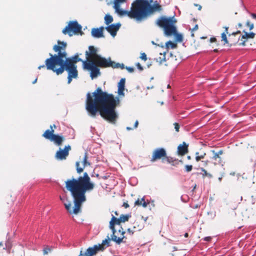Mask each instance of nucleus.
Instances as JSON below:
<instances>
[{
  "mask_svg": "<svg viewBox=\"0 0 256 256\" xmlns=\"http://www.w3.org/2000/svg\"><path fill=\"white\" fill-rule=\"evenodd\" d=\"M123 206L125 208H128V207H129V204L128 203H126V202H124V204H123Z\"/></svg>",
  "mask_w": 256,
  "mask_h": 256,
  "instance_id": "680f3d73",
  "label": "nucleus"
},
{
  "mask_svg": "<svg viewBox=\"0 0 256 256\" xmlns=\"http://www.w3.org/2000/svg\"><path fill=\"white\" fill-rule=\"evenodd\" d=\"M201 170L204 172L202 174L203 176H208L210 178H211L212 176V174L208 173L207 172L204 168H201Z\"/></svg>",
  "mask_w": 256,
  "mask_h": 256,
  "instance_id": "a19ab883",
  "label": "nucleus"
},
{
  "mask_svg": "<svg viewBox=\"0 0 256 256\" xmlns=\"http://www.w3.org/2000/svg\"><path fill=\"white\" fill-rule=\"evenodd\" d=\"M243 32L244 34L241 36L242 40V39L253 38L255 36V34L253 32H248L244 30Z\"/></svg>",
  "mask_w": 256,
  "mask_h": 256,
  "instance_id": "a878e982",
  "label": "nucleus"
},
{
  "mask_svg": "<svg viewBox=\"0 0 256 256\" xmlns=\"http://www.w3.org/2000/svg\"><path fill=\"white\" fill-rule=\"evenodd\" d=\"M100 247L102 246L97 244L94 245L92 247H89L84 253V256H93L95 255L100 250Z\"/></svg>",
  "mask_w": 256,
  "mask_h": 256,
  "instance_id": "f3484780",
  "label": "nucleus"
},
{
  "mask_svg": "<svg viewBox=\"0 0 256 256\" xmlns=\"http://www.w3.org/2000/svg\"><path fill=\"white\" fill-rule=\"evenodd\" d=\"M82 65L84 68L90 70V76L92 79L97 77L100 74V70L96 64L95 62L92 60L83 61Z\"/></svg>",
  "mask_w": 256,
  "mask_h": 256,
  "instance_id": "6e6552de",
  "label": "nucleus"
},
{
  "mask_svg": "<svg viewBox=\"0 0 256 256\" xmlns=\"http://www.w3.org/2000/svg\"><path fill=\"white\" fill-rule=\"evenodd\" d=\"M76 68V66H61L57 68L56 74L57 75H59L62 74L64 70H66L68 72V76H70L74 77V78H76L78 76V72Z\"/></svg>",
  "mask_w": 256,
  "mask_h": 256,
  "instance_id": "1a4fd4ad",
  "label": "nucleus"
},
{
  "mask_svg": "<svg viewBox=\"0 0 256 256\" xmlns=\"http://www.w3.org/2000/svg\"><path fill=\"white\" fill-rule=\"evenodd\" d=\"M130 217V214H121L119 218H116L113 215H112V218L110 221L113 222L116 224L120 225L121 222H124L128 221L129 218Z\"/></svg>",
  "mask_w": 256,
  "mask_h": 256,
  "instance_id": "dca6fc26",
  "label": "nucleus"
},
{
  "mask_svg": "<svg viewBox=\"0 0 256 256\" xmlns=\"http://www.w3.org/2000/svg\"><path fill=\"white\" fill-rule=\"evenodd\" d=\"M176 22L174 16L166 18L162 16L159 18L156 22V24L164 29V34L166 36L173 35L175 37L176 41L182 42V35L178 33L175 23Z\"/></svg>",
  "mask_w": 256,
  "mask_h": 256,
  "instance_id": "7ed1b4c3",
  "label": "nucleus"
},
{
  "mask_svg": "<svg viewBox=\"0 0 256 256\" xmlns=\"http://www.w3.org/2000/svg\"><path fill=\"white\" fill-rule=\"evenodd\" d=\"M185 168H186V172H189L191 171L192 169V165H186Z\"/></svg>",
  "mask_w": 256,
  "mask_h": 256,
  "instance_id": "37998d69",
  "label": "nucleus"
},
{
  "mask_svg": "<svg viewBox=\"0 0 256 256\" xmlns=\"http://www.w3.org/2000/svg\"><path fill=\"white\" fill-rule=\"evenodd\" d=\"M80 163V162H76V172L78 174H80L81 172H82L83 171V170H84V168H81V167L79 166Z\"/></svg>",
  "mask_w": 256,
  "mask_h": 256,
  "instance_id": "e433bc0d",
  "label": "nucleus"
},
{
  "mask_svg": "<svg viewBox=\"0 0 256 256\" xmlns=\"http://www.w3.org/2000/svg\"><path fill=\"white\" fill-rule=\"evenodd\" d=\"M174 128H175L176 130L178 132L179 131V128H180L179 124L177 122H175V123H174Z\"/></svg>",
  "mask_w": 256,
  "mask_h": 256,
  "instance_id": "49530a36",
  "label": "nucleus"
},
{
  "mask_svg": "<svg viewBox=\"0 0 256 256\" xmlns=\"http://www.w3.org/2000/svg\"><path fill=\"white\" fill-rule=\"evenodd\" d=\"M198 29V24H196L194 27V28L192 29V30L194 31V30H196Z\"/></svg>",
  "mask_w": 256,
  "mask_h": 256,
  "instance_id": "69168bd1",
  "label": "nucleus"
},
{
  "mask_svg": "<svg viewBox=\"0 0 256 256\" xmlns=\"http://www.w3.org/2000/svg\"><path fill=\"white\" fill-rule=\"evenodd\" d=\"M126 68L129 72H132L134 71V68L131 66H126Z\"/></svg>",
  "mask_w": 256,
  "mask_h": 256,
  "instance_id": "de8ad7c7",
  "label": "nucleus"
},
{
  "mask_svg": "<svg viewBox=\"0 0 256 256\" xmlns=\"http://www.w3.org/2000/svg\"><path fill=\"white\" fill-rule=\"evenodd\" d=\"M136 66H137V68L138 69H139L140 70H143V67L140 65V64L139 63V62H138L136 64Z\"/></svg>",
  "mask_w": 256,
  "mask_h": 256,
  "instance_id": "09e8293b",
  "label": "nucleus"
},
{
  "mask_svg": "<svg viewBox=\"0 0 256 256\" xmlns=\"http://www.w3.org/2000/svg\"><path fill=\"white\" fill-rule=\"evenodd\" d=\"M142 204V202H140L139 199L137 200L136 202H135V205H141Z\"/></svg>",
  "mask_w": 256,
  "mask_h": 256,
  "instance_id": "603ef678",
  "label": "nucleus"
},
{
  "mask_svg": "<svg viewBox=\"0 0 256 256\" xmlns=\"http://www.w3.org/2000/svg\"><path fill=\"white\" fill-rule=\"evenodd\" d=\"M166 155V152L164 148H157L154 150L150 161L154 162L158 159L162 160Z\"/></svg>",
  "mask_w": 256,
  "mask_h": 256,
  "instance_id": "f8f14e48",
  "label": "nucleus"
},
{
  "mask_svg": "<svg viewBox=\"0 0 256 256\" xmlns=\"http://www.w3.org/2000/svg\"><path fill=\"white\" fill-rule=\"evenodd\" d=\"M170 46L171 48L173 49L176 47V44L172 42L171 40H168L166 43V47L167 49H168Z\"/></svg>",
  "mask_w": 256,
  "mask_h": 256,
  "instance_id": "7c9ffc66",
  "label": "nucleus"
},
{
  "mask_svg": "<svg viewBox=\"0 0 256 256\" xmlns=\"http://www.w3.org/2000/svg\"><path fill=\"white\" fill-rule=\"evenodd\" d=\"M120 26L121 24L120 22H118L116 24H112L106 26L105 29L110 34L112 37H114Z\"/></svg>",
  "mask_w": 256,
  "mask_h": 256,
  "instance_id": "2eb2a0df",
  "label": "nucleus"
},
{
  "mask_svg": "<svg viewBox=\"0 0 256 256\" xmlns=\"http://www.w3.org/2000/svg\"><path fill=\"white\" fill-rule=\"evenodd\" d=\"M114 224L113 222L110 221V228L112 232V234L111 235V240L117 244H120L122 242H125L124 241V240L126 238V236H123L121 237L118 238L116 235L115 234L116 232L115 228H114Z\"/></svg>",
  "mask_w": 256,
  "mask_h": 256,
  "instance_id": "9b49d317",
  "label": "nucleus"
},
{
  "mask_svg": "<svg viewBox=\"0 0 256 256\" xmlns=\"http://www.w3.org/2000/svg\"><path fill=\"white\" fill-rule=\"evenodd\" d=\"M82 162H83V166H84L83 168H84L87 165H88V166L90 165V163L87 161V154H86V152L84 154V156Z\"/></svg>",
  "mask_w": 256,
  "mask_h": 256,
  "instance_id": "c9c22d12",
  "label": "nucleus"
},
{
  "mask_svg": "<svg viewBox=\"0 0 256 256\" xmlns=\"http://www.w3.org/2000/svg\"><path fill=\"white\" fill-rule=\"evenodd\" d=\"M152 2L153 0H136L134 1L142 20L162 10V6L157 0H155L154 2Z\"/></svg>",
  "mask_w": 256,
  "mask_h": 256,
  "instance_id": "20e7f679",
  "label": "nucleus"
},
{
  "mask_svg": "<svg viewBox=\"0 0 256 256\" xmlns=\"http://www.w3.org/2000/svg\"><path fill=\"white\" fill-rule=\"evenodd\" d=\"M89 52L86 51V55L88 57H90L91 55H93V58L94 60L96 59V55H99L98 54H96L97 52V49L94 46H89L88 47Z\"/></svg>",
  "mask_w": 256,
  "mask_h": 256,
  "instance_id": "412c9836",
  "label": "nucleus"
},
{
  "mask_svg": "<svg viewBox=\"0 0 256 256\" xmlns=\"http://www.w3.org/2000/svg\"><path fill=\"white\" fill-rule=\"evenodd\" d=\"M246 40H244L242 42H240V45L242 46H246Z\"/></svg>",
  "mask_w": 256,
  "mask_h": 256,
  "instance_id": "13d9d810",
  "label": "nucleus"
},
{
  "mask_svg": "<svg viewBox=\"0 0 256 256\" xmlns=\"http://www.w3.org/2000/svg\"><path fill=\"white\" fill-rule=\"evenodd\" d=\"M254 24H251L250 25V26H249V30H252V29H253V28H254Z\"/></svg>",
  "mask_w": 256,
  "mask_h": 256,
  "instance_id": "0e129e2a",
  "label": "nucleus"
},
{
  "mask_svg": "<svg viewBox=\"0 0 256 256\" xmlns=\"http://www.w3.org/2000/svg\"><path fill=\"white\" fill-rule=\"evenodd\" d=\"M180 199H181L182 201L183 202H186L188 200V196L186 195L182 196L181 198H180Z\"/></svg>",
  "mask_w": 256,
  "mask_h": 256,
  "instance_id": "c03bdc74",
  "label": "nucleus"
},
{
  "mask_svg": "<svg viewBox=\"0 0 256 256\" xmlns=\"http://www.w3.org/2000/svg\"><path fill=\"white\" fill-rule=\"evenodd\" d=\"M50 58L46 59L45 61V64L47 70H52L54 72H56V70L58 68H56V65H58L61 66V65H63L62 61H61L58 54H50Z\"/></svg>",
  "mask_w": 256,
  "mask_h": 256,
  "instance_id": "423d86ee",
  "label": "nucleus"
},
{
  "mask_svg": "<svg viewBox=\"0 0 256 256\" xmlns=\"http://www.w3.org/2000/svg\"><path fill=\"white\" fill-rule=\"evenodd\" d=\"M82 28V26L78 24L76 20L70 21L62 32L64 34H68L70 36H71L73 33L76 34L81 32Z\"/></svg>",
  "mask_w": 256,
  "mask_h": 256,
  "instance_id": "0eeeda50",
  "label": "nucleus"
},
{
  "mask_svg": "<svg viewBox=\"0 0 256 256\" xmlns=\"http://www.w3.org/2000/svg\"><path fill=\"white\" fill-rule=\"evenodd\" d=\"M127 232L132 235L134 234V232L130 228H128Z\"/></svg>",
  "mask_w": 256,
  "mask_h": 256,
  "instance_id": "6e6d98bb",
  "label": "nucleus"
},
{
  "mask_svg": "<svg viewBox=\"0 0 256 256\" xmlns=\"http://www.w3.org/2000/svg\"><path fill=\"white\" fill-rule=\"evenodd\" d=\"M224 28H225V31L224 32H226V34H228V27L225 26Z\"/></svg>",
  "mask_w": 256,
  "mask_h": 256,
  "instance_id": "338daca9",
  "label": "nucleus"
},
{
  "mask_svg": "<svg viewBox=\"0 0 256 256\" xmlns=\"http://www.w3.org/2000/svg\"><path fill=\"white\" fill-rule=\"evenodd\" d=\"M126 0H114V8L120 7V4L124 2Z\"/></svg>",
  "mask_w": 256,
  "mask_h": 256,
  "instance_id": "473e14b6",
  "label": "nucleus"
},
{
  "mask_svg": "<svg viewBox=\"0 0 256 256\" xmlns=\"http://www.w3.org/2000/svg\"><path fill=\"white\" fill-rule=\"evenodd\" d=\"M166 54V52H164L162 54L160 52V55L163 54V57L162 58H161L160 57L159 58V59H160L159 62L160 64H162V62L166 61V56H165Z\"/></svg>",
  "mask_w": 256,
  "mask_h": 256,
  "instance_id": "ea45409f",
  "label": "nucleus"
},
{
  "mask_svg": "<svg viewBox=\"0 0 256 256\" xmlns=\"http://www.w3.org/2000/svg\"><path fill=\"white\" fill-rule=\"evenodd\" d=\"M111 238H110L109 236H108L106 238L103 240L101 244H98V246H100L102 247L100 248V250H104L106 248L110 246V240Z\"/></svg>",
  "mask_w": 256,
  "mask_h": 256,
  "instance_id": "5701e85b",
  "label": "nucleus"
},
{
  "mask_svg": "<svg viewBox=\"0 0 256 256\" xmlns=\"http://www.w3.org/2000/svg\"><path fill=\"white\" fill-rule=\"evenodd\" d=\"M250 16H252L253 18H254V19H256V14H255V13H252V14H250Z\"/></svg>",
  "mask_w": 256,
  "mask_h": 256,
  "instance_id": "bf43d9fd",
  "label": "nucleus"
},
{
  "mask_svg": "<svg viewBox=\"0 0 256 256\" xmlns=\"http://www.w3.org/2000/svg\"><path fill=\"white\" fill-rule=\"evenodd\" d=\"M111 67L113 68H120L121 69H124V66L123 64L120 63H115L112 64V66Z\"/></svg>",
  "mask_w": 256,
  "mask_h": 256,
  "instance_id": "72a5a7b5",
  "label": "nucleus"
},
{
  "mask_svg": "<svg viewBox=\"0 0 256 256\" xmlns=\"http://www.w3.org/2000/svg\"><path fill=\"white\" fill-rule=\"evenodd\" d=\"M108 176H101L100 178V179L102 178L103 180H106Z\"/></svg>",
  "mask_w": 256,
  "mask_h": 256,
  "instance_id": "052dcab7",
  "label": "nucleus"
},
{
  "mask_svg": "<svg viewBox=\"0 0 256 256\" xmlns=\"http://www.w3.org/2000/svg\"><path fill=\"white\" fill-rule=\"evenodd\" d=\"M6 249H8L10 250V248H12V243L10 242H10H6Z\"/></svg>",
  "mask_w": 256,
  "mask_h": 256,
  "instance_id": "79ce46f5",
  "label": "nucleus"
},
{
  "mask_svg": "<svg viewBox=\"0 0 256 256\" xmlns=\"http://www.w3.org/2000/svg\"><path fill=\"white\" fill-rule=\"evenodd\" d=\"M125 78H122L118 83V93L120 96H124V90L125 87Z\"/></svg>",
  "mask_w": 256,
  "mask_h": 256,
  "instance_id": "aec40b11",
  "label": "nucleus"
},
{
  "mask_svg": "<svg viewBox=\"0 0 256 256\" xmlns=\"http://www.w3.org/2000/svg\"><path fill=\"white\" fill-rule=\"evenodd\" d=\"M78 62H83L81 58L78 57V54H75L74 56L66 58L62 66H76V64Z\"/></svg>",
  "mask_w": 256,
  "mask_h": 256,
  "instance_id": "ddd939ff",
  "label": "nucleus"
},
{
  "mask_svg": "<svg viewBox=\"0 0 256 256\" xmlns=\"http://www.w3.org/2000/svg\"><path fill=\"white\" fill-rule=\"evenodd\" d=\"M222 40L224 42V44H228V42L226 38V32H222Z\"/></svg>",
  "mask_w": 256,
  "mask_h": 256,
  "instance_id": "f704fd0d",
  "label": "nucleus"
},
{
  "mask_svg": "<svg viewBox=\"0 0 256 256\" xmlns=\"http://www.w3.org/2000/svg\"><path fill=\"white\" fill-rule=\"evenodd\" d=\"M176 160V158H174L170 156H167L166 155L165 158H164L162 159V162L165 163L166 162L167 163L171 164L172 165L174 166V162Z\"/></svg>",
  "mask_w": 256,
  "mask_h": 256,
  "instance_id": "cd10ccee",
  "label": "nucleus"
},
{
  "mask_svg": "<svg viewBox=\"0 0 256 256\" xmlns=\"http://www.w3.org/2000/svg\"><path fill=\"white\" fill-rule=\"evenodd\" d=\"M114 8L115 9L116 12L120 16L127 15L130 18H135L138 22L142 20L138 11V10L136 6L135 5L134 1L132 4V6L130 11L122 10L120 8V7Z\"/></svg>",
  "mask_w": 256,
  "mask_h": 256,
  "instance_id": "39448f33",
  "label": "nucleus"
},
{
  "mask_svg": "<svg viewBox=\"0 0 256 256\" xmlns=\"http://www.w3.org/2000/svg\"><path fill=\"white\" fill-rule=\"evenodd\" d=\"M58 45L56 44L53 47V50L54 52H57L60 50H66V42L58 40Z\"/></svg>",
  "mask_w": 256,
  "mask_h": 256,
  "instance_id": "4be33fe9",
  "label": "nucleus"
},
{
  "mask_svg": "<svg viewBox=\"0 0 256 256\" xmlns=\"http://www.w3.org/2000/svg\"><path fill=\"white\" fill-rule=\"evenodd\" d=\"M54 142L57 145H60L63 141V137L58 134H54L50 140Z\"/></svg>",
  "mask_w": 256,
  "mask_h": 256,
  "instance_id": "b1692460",
  "label": "nucleus"
},
{
  "mask_svg": "<svg viewBox=\"0 0 256 256\" xmlns=\"http://www.w3.org/2000/svg\"><path fill=\"white\" fill-rule=\"evenodd\" d=\"M118 232L121 233L122 236H124V234H125V231L124 230L122 226L120 227V229L118 230Z\"/></svg>",
  "mask_w": 256,
  "mask_h": 256,
  "instance_id": "8fccbe9b",
  "label": "nucleus"
},
{
  "mask_svg": "<svg viewBox=\"0 0 256 256\" xmlns=\"http://www.w3.org/2000/svg\"><path fill=\"white\" fill-rule=\"evenodd\" d=\"M74 77H72V76H68V84H70V82H72V78H73Z\"/></svg>",
  "mask_w": 256,
  "mask_h": 256,
  "instance_id": "3c124183",
  "label": "nucleus"
},
{
  "mask_svg": "<svg viewBox=\"0 0 256 256\" xmlns=\"http://www.w3.org/2000/svg\"><path fill=\"white\" fill-rule=\"evenodd\" d=\"M71 149L70 145L66 146L64 149L61 148L57 151L56 154V158L60 160H63L66 158V157L68 155V151Z\"/></svg>",
  "mask_w": 256,
  "mask_h": 256,
  "instance_id": "4468645a",
  "label": "nucleus"
},
{
  "mask_svg": "<svg viewBox=\"0 0 256 256\" xmlns=\"http://www.w3.org/2000/svg\"><path fill=\"white\" fill-rule=\"evenodd\" d=\"M64 206L66 210L70 214L73 213V210L74 208V207L73 208L71 206V204L70 202H68V203H64Z\"/></svg>",
  "mask_w": 256,
  "mask_h": 256,
  "instance_id": "2f4dec72",
  "label": "nucleus"
},
{
  "mask_svg": "<svg viewBox=\"0 0 256 256\" xmlns=\"http://www.w3.org/2000/svg\"><path fill=\"white\" fill-rule=\"evenodd\" d=\"M148 202H146L145 201H144V202H142V204L141 205H142V206L144 208H146L147 205H148Z\"/></svg>",
  "mask_w": 256,
  "mask_h": 256,
  "instance_id": "5fc2aeb1",
  "label": "nucleus"
},
{
  "mask_svg": "<svg viewBox=\"0 0 256 256\" xmlns=\"http://www.w3.org/2000/svg\"><path fill=\"white\" fill-rule=\"evenodd\" d=\"M211 238H211V237H210V236H206V237H205V238H204V240L205 241L209 242V241H210V240Z\"/></svg>",
  "mask_w": 256,
  "mask_h": 256,
  "instance_id": "864d4df0",
  "label": "nucleus"
},
{
  "mask_svg": "<svg viewBox=\"0 0 256 256\" xmlns=\"http://www.w3.org/2000/svg\"><path fill=\"white\" fill-rule=\"evenodd\" d=\"M51 248H49L48 246H46L44 248H43V254L44 255H46V254H47L49 252H50L51 251Z\"/></svg>",
  "mask_w": 256,
  "mask_h": 256,
  "instance_id": "4c0bfd02",
  "label": "nucleus"
},
{
  "mask_svg": "<svg viewBox=\"0 0 256 256\" xmlns=\"http://www.w3.org/2000/svg\"><path fill=\"white\" fill-rule=\"evenodd\" d=\"M206 153L204 152L202 154H200V155H199V156H196V162H198L200 161L201 159H202L204 158L205 156H206Z\"/></svg>",
  "mask_w": 256,
  "mask_h": 256,
  "instance_id": "58836bf2",
  "label": "nucleus"
},
{
  "mask_svg": "<svg viewBox=\"0 0 256 256\" xmlns=\"http://www.w3.org/2000/svg\"><path fill=\"white\" fill-rule=\"evenodd\" d=\"M86 94L85 108L89 115L95 117L96 113L108 122L114 124L118 118L116 108L120 100L112 94L103 92L100 87L92 93Z\"/></svg>",
  "mask_w": 256,
  "mask_h": 256,
  "instance_id": "f257e3e1",
  "label": "nucleus"
},
{
  "mask_svg": "<svg viewBox=\"0 0 256 256\" xmlns=\"http://www.w3.org/2000/svg\"><path fill=\"white\" fill-rule=\"evenodd\" d=\"M104 28L102 26L99 28H92L91 32L92 36L96 38H104V36L103 34Z\"/></svg>",
  "mask_w": 256,
  "mask_h": 256,
  "instance_id": "a211bd4d",
  "label": "nucleus"
},
{
  "mask_svg": "<svg viewBox=\"0 0 256 256\" xmlns=\"http://www.w3.org/2000/svg\"><path fill=\"white\" fill-rule=\"evenodd\" d=\"M240 33H241V32H240V30H238V31H236V32H232V35L235 36V35H236V34H240Z\"/></svg>",
  "mask_w": 256,
  "mask_h": 256,
  "instance_id": "4d7b16f0",
  "label": "nucleus"
},
{
  "mask_svg": "<svg viewBox=\"0 0 256 256\" xmlns=\"http://www.w3.org/2000/svg\"><path fill=\"white\" fill-rule=\"evenodd\" d=\"M216 152L218 154L219 156H220L223 154V151L222 150H220L218 152Z\"/></svg>",
  "mask_w": 256,
  "mask_h": 256,
  "instance_id": "e2e57ef3",
  "label": "nucleus"
},
{
  "mask_svg": "<svg viewBox=\"0 0 256 256\" xmlns=\"http://www.w3.org/2000/svg\"><path fill=\"white\" fill-rule=\"evenodd\" d=\"M60 58L62 61V63H64V60H66V58H67L66 56H67V53L66 52V50H58Z\"/></svg>",
  "mask_w": 256,
  "mask_h": 256,
  "instance_id": "bb28decb",
  "label": "nucleus"
},
{
  "mask_svg": "<svg viewBox=\"0 0 256 256\" xmlns=\"http://www.w3.org/2000/svg\"><path fill=\"white\" fill-rule=\"evenodd\" d=\"M104 22L106 24L108 25L113 21V18L109 14H107L104 16Z\"/></svg>",
  "mask_w": 256,
  "mask_h": 256,
  "instance_id": "c85d7f7f",
  "label": "nucleus"
},
{
  "mask_svg": "<svg viewBox=\"0 0 256 256\" xmlns=\"http://www.w3.org/2000/svg\"><path fill=\"white\" fill-rule=\"evenodd\" d=\"M140 58L142 60L146 61L147 60V57H146V54L144 52L142 53Z\"/></svg>",
  "mask_w": 256,
  "mask_h": 256,
  "instance_id": "a18cd8bd",
  "label": "nucleus"
},
{
  "mask_svg": "<svg viewBox=\"0 0 256 256\" xmlns=\"http://www.w3.org/2000/svg\"><path fill=\"white\" fill-rule=\"evenodd\" d=\"M51 130H47L43 134L42 136L46 139L50 140L52 135H54V130H52V126H50Z\"/></svg>",
  "mask_w": 256,
  "mask_h": 256,
  "instance_id": "393cba45",
  "label": "nucleus"
},
{
  "mask_svg": "<svg viewBox=\"0 0 256 256\" xmlns=\"http://www.w3.org/2000/svg\"><path fill=\"white\" fill-rule=\"evenodd\" d=\"M96 64L101 68H108L112 66V64H114V62L111 60L110 58H106L102 57L100 55H96V59L93 60Z\"/></svg>",
  "mask_w": 256,
  "mask_h": 256,
  "instance_id": "9d476101",
  "label": "nucleus"
},
{
  "mask_svg": "<svg viewBox=\"0 0 256 256\" xmlns=\"http://www.w3.org/2000/svg\"><path fill=\"white\" fill-rule=\"evenodd\" d=\"M66 189L70 192L74 202L73 212H78L81 204L86 200V192L92 190L94 184L90 182V179L87 172H85L82 176L78 178H72L65 182Z\"/></svg>",
  "mask_w": 256,
  "mask_h": 256,
  "instance_id": "f03ea898",
  "label": "nucleus"
},
{
  "mask_svg": "<svg viewBox=\"0 0 256 256\" xmlns=\"http://www.w3.org/2000/svg\"><path fill=\"white\" fill-rule=\"evenodd\" d=\"M212 153L214 154V156H212V159L215 160L216 161H217L218 164L221 163L222 162V158L218 154H216L214 150L212 151Z\"/></svg>",
  "mask_w": 256,
  "mask_h": 256,
  "instance_id": "c756f323",
  "label": "nucleus"
},
{
  "mask_svg": "<svg viewBox=\"0 0 256 256\" xmlns=\"http://www.w3.org/2000/svg\"><path fill=\"white\" fill-rule=\"evenodd\" d=\"M138 120H136V121L135 122L134 124V128H137L138 125Z\"/></svg>",
  "mask_w": 256,
  "mask_h": 256,
  "instance_id": "774afa93",
  "label": "nucleus"
},
{
  "mask_svg": "<svg viewBox=\"0 0 256 256\" xmlns=\"http://www.w3.org/2000/svg\"><path fill=\"white\" fill-rule=\"evenodd\" d=\"M188 145L183 142L182 144H180L178 147V152L179 155L184 156L188 152Z\"/></svg>",
  "mask_w": 256,
  "mask_h": 256,
  "instance_id": "6ab92c4d",
  "label": "nucleus"
}]
</instances>
